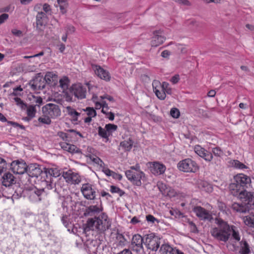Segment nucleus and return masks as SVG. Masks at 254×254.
Masks as SVG:
<instances>
[{"label":"nucleus","mask_w":254,"mask_h":254,"mask_svg":"<svg viewBox=\"0 0 254 254\" xmlns=\"http://www.w3.org/2000/svg\"><path fill=\"white\" fill-rule=\"evenodd\" d=\"M163 31L160 29L153 31V36L150 41L152 47H156L163 43L166 40V38L163 36Z\"/></svg>","instance_id":"obj_12"},{"label":"nucleus","mask_w":254,"mask_h":254,"mask_svg":"<svg viewBox=\"0 0 254 254\" xmlns=\"http://www.w3.org/2000/svg\"><path fill=\"white\" fill-rule=\"evenodd\" d=\"M150 171L155 176L163 175L166 169L165 165L159 162H149Z\"/></svg>","instance_id":"obj_13"},{"label":"nucleus","mask_w":254,"mask_h":254,"mask_svg":"<svg viewBox=\"0 0 254 254\" xmlns=\"http://www.w3.org/2000/svg\"><path fill=\"white\" fill-rule=\"evenodd\" d=\"M110 191L112 193H117L120 196H123L125 194L124 190H121L119 188L115 186H111Z\"/></svg>","instance_id":"obj_44"},{"label":"nucleus","mask_w":254,"mask_h":254,"mask_svg":"<svg viewBox=\"0 0 254 254\" xmlns=\"http://www.w3.org/2000/svg\"><path fill=\"white\" fill-rule=\"evenodd\" d=\"M120 145L126 150H129L132 148V144L131 142V140H125L121 142Z\"/></svg>","instance_id":"obj_45"},{"label":"nucleus","mask_w":254,"mask_h":254,"mask_svg":"<svg viewBox=\"0 0 254 254\" xmlns=\"http://www.w3.org/2000/svg\"><path fill=\"white\" fill-rule=\"evenodd\" d=\"M177 167L180 171L187 173H194L198 169L197 163L190 158L185 159L180 161Z\"/></svg>","instance_id":"obj_5"},{"label":"nucleus","mask_w":254,"mask_h":254,"mask_svg":"<svg viewBox=\"0 0 254 254\" xmlns=\"http://www.w3.org/2000/svg\"><path fill=\"white\" fill-rule=\"evenodd\" d=\"M232 165L237 169H243L247 168L245 164L236 160H234L232 161Z\"/></svg>","instance_id":"obj_43"},{"label":"nucleus","mask_w":254,"mask_h":254,"mask_svg":"<svg viewBox=\"0 0 254 254\" xmlns=\"http://www.w3.org/2000/svg\"><path fill=\"white\" fill-rule=\"evenodd\" d=\"M244 221L246 225L254 228V215L245 216Z\"/></svg>","instance_id":"obj_36"},{"label":"nucleus","mask_w":254,"mask_h":254,"mask_svg":"<svg viewBox=\"0 0 254 254\" xmlns=\"http://www.w3.org/2000/svg\"><path fill=\"white\" fill-rule=\"evenodd\" d=\"M215 223L218 225V227L213 228L211 231L212 236L218 241L227 242L231 235V228L220 219L216 218Z\"/></svg>","instance_id":"obj_1"},{"label":"nucleus","mask_w":254,"mask_h":254,"mask_svg":"<svg viewBox=\"0 0 254 254\" xmlns=\"http://www.w3.org/2000/svg\"><path fill=\"white\" fill-rule=\"evenodd\" d=\"M45 173L47 175H49L54 177H58L60 174V171L57 168H48L45 170Z\"/></svg>","instance_id":"obj_32"},{"label":"nucleus","mask_w":254,"mask_h":254,"mask_svg":"<svg viewBox=\"0 0 254 254\" xmlns=\"http://www.w3.org/2000/svg\"><path fill=\"white\" fill-rule=\"evenodd\" d=\"M238 196L239 198L246 204H254V193L246 190H241Z\"/></svg>","instance_id":"obj_14"},{"label":"nucleus","mask_w":254,"mask_h":254,"mask_svg":"<svg viewBox=\"0 0 254 254\" xmlns=\"http://www.w3.org/2000/svg\"><path fill=\"white\" fill-rule=\"evenodd\" d=\"M237 182H235L231 183L230 185L229 188L231 191V193L234 196H237L239 195V193L240 192L241 188L237 184Z\"/></svg>","instance_id":"obj_29"},{"label":"nucleus","mask_w":254,"mask_h":254,"mask_svg":"<svg viewBox=\"0 0 254 254\" xmlns=\"http://www.w3.org/2000/svg\"><path fill=\"white\" fill-rule=\"evenodd\" d=\"M81 191L84 197L87 199L93 200L96 197L95 188L89 183L82 184Z\"/></svg>","instance_id":"obj_8"},{"label":"nucleus","mask_w":254,"mask_h":254,"mask_svg":"<svg viewBox=\"0 0 254 254\" xmlns=\"http://www.w3.org/2000/svg\"><path fill=\"white\" fill-rule=\"evenodd\" d=\"M46 14L43 12H38L36 16V24L37 26H42L44 24V18Z\"/></svg>","instance_id":"obj_33"},{"label":"nucleus","mask_w":254,"mask_h":254,"mask_svg":"<svg viewBox=\"0 0 254 254\" xmlns=\"http://www.w3.org/2000/svg\"><path fill=\"white\" fill-rule=\"evenodd\" d=\"M201 157L208 162H210L213 158L212 153L206 150H205V152H204L203 154L201 156Z\"/></svg>","instance_id":"obj_46"},{"label":"nucleus","mask_w":254,"mask_h":254,"mask_svg":"<svg viewBox=\"0 0 254 254\" xmlns=\"http://www.w3.org/2000/svg\"><path fill=\"white\" fill-rule=\"evenodd\" d=\"M60 146L64 150L71 153H79L80 150L76 146L66 142L60 143Z\"/></svg>","instance_id":"obj_24"},{"label":"nucleus","mask_w":254,"mask_h":254,"mask_svg":"<svg viewBox=\"0 0 254 254\" xmlns=\"http://www.w3.org/2000/svg\"><path fill=\"white\" fill-rule=\"evenodd\" d=\"M144 244L147 248L152 251H157L160 247V239L151 233L146 235Z\"/></svg>","instance_id":"obj_6"},{"label":"nucleus","mask_w":254,"mask_h":254,"mask_svg":"<svg viewBox=\"0 0 254 254\" xmlns=\"http://www.w3.org/2000/svg\"><path fill=\"white\" fill-rule=\"evenodd\" d=\"M44 193V191L43 189L38 190L35 188L29 190L28 197L31 201L38 202L42 200Z\"/></svg>","instance_id":"obj_17"},{"label":"nucleus","mask_w":254,"mask_h":254,"mask_svg":"<svg viewBox=\"0 0 254 254\" xmlns=\"http://www.w3.org/2000/svg\"><path fill=\"white\" fill-rule=\"evenodd\" d=\"M102 204H96L94 205H90L87 207L84 212L85 216H92L97 215L103 211Z\"/></svg>","instance_id":"obj_19"},{"label":"nucleus","mask_w":254,"mask_h":254,"mask_svg":"<svg viewBox=\"0 0 254 254\" xmlns=\"http://www.w3.org/2000/svg\"><path fill=\"white\" fill-rule=\"evenodd\" d=\"M251 252L249 245L246 241H244L243 243V246L242 247L240 253L241 254H249Z\"/></svg>","instance_id":"obj_40"},{"label":"nucleus","mask_w":254,"mask_h":254,"mask_svg":"<svg viewBox=\"0 0 254 254\" xmlns=\"http://www.w3.org/2000/svg\"><path fill=\"white\" fill-rule=\"evenodd\" d=\"M98 217L95 216L94 218L89 219L87 220L86 227L90 230L98 231Z\"/></svg>","instance_id":"obj_25"},{"label":"nucleus","mask_w":254,"mask_h":254,"mask_svg":"<svg viewBox=\"0 0 254 254\" xmlns=\"http://www.w3.org/2000/svg\"><path fill=\"white\" fill-rule=\"evenodd\" d=\"M146 219L148 222H150L151 223H155V222H156L157 223H159V220H158L157 219L155 218L153 215L150 214L146 215Z\"/></svg>","instance_id":"obj_55"},{"label":"nucleus","mask_w":254,"mask_h":254,"mask_svg":"<svg viewBox=\"0 0 254 254\" xmlns=\"http://www.w3.org/2000/svg\"><path fill=\"white\" fill-rule=\"evenodd\" d=\"M57 2L60 6L61 12L63 14L65 13L68 5L66 0H57Z\"/></svg>","instance_id":"obj_35"},{"label":"nucleus","mask_w":254,"mask_h":254,"mask_svg":"<svg viewBox=\"0 0 254 254\" xmlns=\"http://www.w3.org/2000/svg\"><path fill=\"white\" fill-rule=\"evenodd\" d=\"M8 18V14L3 13L0 15V24L3 23Z\"/></svg>","instance_id":"obj_61"},{"label":"nucleus","mask_w":254,"mask_h":254,"mask_svg":"<svg viewBox=\"0 0 254 254\" xmlns=\"http://www.w3.org/2000/svg\"><path fill=\"white\" fill-rule=\"evenodd\" d=\"M60 110L58 106L49 103L44 106L42 108V111H50V112H54V111H59Z\"/></svg>","instance_id":"obj_30"},{"label":"nucleus","mask_w":254,"mask_h":254,"mask_svg":"<svg viewBox=\"0 0 254 254\" xmlns=\"http://www.w3.org/2000/svg\"><path fill=\"white\" fill-rule=\"evenodd\" d=\"M87 247L90 252L96 254L97 252L98 245L97 241H92L87 244Z\"/></svg>","instance_id":"obj_34"},{"label":"nucleus","mask_w":254,"mask_h":254,"mask_svg":"<svg viewBox=\"0 0 254 254\" xmlns=\"http://www.w3.org/2000/svg\"><path fill=\"white\" fill-rule=\"evenodd\" d=\"M58 135L62 138L63 140H68L66 138L68 137L67 134L62 131L59 132L58 133Z\"/></svg>","instance_id":"obj_64"},{"label":"nucleus","mask_w":254,"mask_h":254,"mask_svg":"<svg viewBox=\"0 0 254 254\" xmlns=\"http://www.w3.org/2000/svg\"><path fill=\"white\" fill-rule=\"evenodd\" d=\"M71 93L78 98L83 99L85 97V90L79 84L72 86Z\"/></svg>","instance_id":"obj_22"},{"label":"nucleus","mask_w":254,"mask_h":254,"mask_svg":"<svg viewBox=\"0 0 254 254\" xmlns=\"http://www.w3.org/2000/svg\"><path fill=\"white\" fill-rule=\"evenodd\" d=\"M192 210L199 219L201 220L211 221L213 219L211 214L208 210L201 206H195Z\"/></svg>","instance_id":"obj_10"},{"label":"nucleus","mask_w":254,"mask_h":254,"mask_svg":"<svg viewBox=\"0 0 254 254\" xmlns=\"http://www.w3.org/2000/svg\"><path fill=\"white\" fill-rule=\"evenodd\" d=\"M7 124L8 125L12 126L14 127H20V128H21L22 129H25V127L23 125H20V124H18L17 123H15V122H12V121H8V122H7Z\"/></svg>","instance_id":"obj_59"},{"label":"nucleus","mask_w":254,"mask_h":254,"mask_svg":"<svg viewBox=\"0 0 254 254\" xmlns=\"http://www.w3.org/2000/svg\"><path fill=\"white\" fill-rule=\"evenodd\" d=\"M98 134L103 138L106 139L105 142H107L109 140V137L110 135L109 133L107 131V129L102 128L101 127H98Z\"/></svg>","instance_id":"obj_31"},{"label":"nucleus","mask_w":254,"mask_h":254,"mask_svg":"<svg viewBox=\"0 0 254 254\" xmlns=\"http://www.w3.org/2000/svg\"><path fill=\"white\" fill-rule=\"evenodd\" d=\"M28 166L23 161L15 160L10 164V169L15 174H23L26 172Z\"/></svg>","instance_id":"obj_9"},{"label":"nucleus","mask_w":254,"mask_h":254,"mask_svg":"<svg viewBox=\"0 0 254 254\" xmlns=\"http://www.w3.org/2000/svg\"><path fill=\"white\" fill-rule=\"evenodd\" d=\"M144 243L143 239L139 234H135L133 236L131 240V245L133 250L136 251H140L143 249V243Z\"/></svg>","instance_id":"obj_18"},{"label":"nucleus","mask_w":254,"mask_h":254,"mask_svg":"<svg viewBox=\"0 0 254 254\" xmlns=\"http://www.w3.org/2000/svg\"><path fill=\"white\" fill-rule=\"evenodd\" d=\"M125 174L127 179L137 186L141 185V180L145 177V174L142 171L134 172L129 170L126 171Z\"/></svg>","instance_id":"obj_7"},{"label":"nucleus","mask_w":254,"mask_h":254,"mask_svg":"<svg viewBox=\"0 0 254 254\" xmlns=\"http://www.w3.org/2000/svg\"><path fill=\"white\" fill-rule=\"evenodd\" d=\"M194 150L195 152L199 155L200 157L203 154L204 152H205V149L200 145H196L194 147Z\"/></svg>","instance_id":"obj_51"},{"label":"nucleus","mask_w":254,"mask_h":254,"mask_svg":"<svg viewBox=\"0 0 254 254\" xmlns=\"http://www.w3.org/2000/svg\"><path fill=\"white\" fill-rule=\"evenodd\" d=\"M23 89L21 88V86H19L16 88H14L13 89V92L11 93V95L16 96V97H18V96H21L22 94ZM15 97L14 98V99Z\"/></svg>","instance_id":"obj_41"},{"label":"nucleus","mask_w":254,"mask_h":254,"mask_svg":"<svg viewBox=\"0 0 254 254\" xmlns=\"http://www.w3.org/2000/svg\"><path fill=\"white\" fill-rule=\"evenodd\" d=\"M73 173L71 170H68L66 172H64L63 174V177L65 179L67 182L69 183L71 179Z\"/></svg>","instance_id":"obj_49"},{"label":"nucleus","mask_w":254,"mask_h":254,"mask_svg":"<svg viewBox=\"0 0 254 254\" xmlns=\"http://www.w3.org/2000/svg\"><path fill=\"white\" fill-rule=\"evenodd\" d=\"M28 175L31 177H38L42 171L37 164H31L27 167Z\"/></svg>","instance_id":"obj_21"},{"label":"nucleus","mask_w":254,"mask_h":254,"mask_svg":"<svg viewBox=\"0 0 254 254\" xmlns=\"http://www.w3.org/2000/svg\"><path fill=\"white\" fill-rule=\"evenodd\" d=\"M92 67L95 74L101 79L106 81L110 80L111 76L108 71L104 69L101 66L98 65H94Z\"/></svg>","instance_id":"obj_16"},{"label":"nucleus","mask_w":254,"mask_h":254,"mask_svg":"<svg viewBox=\"0 0 254 254\" xmlns=\"http://www.w3.org/2000/svg\"><path fill=\"white\" fill-rule=\"evenodd\" d=\"M65 30L66 34H70L75 31V28L72 25H68L65 28Z\"/></svg>","instance_id":"obj_58"},{"label":"nucleus","mask_w":254,"mask_h":254,"mask_svg":"<svg viewBox=\"0 0 254 254\" xmlns=\"http://www.w3.org/2000/svg\"><path fill=\"white\" fill-rule=\"evenodd\" d=\"M153 92L157 98L160 100H164L166 97V94H171L172 89L169 84L166 82L161 83L157 80H154L152 82Z\"/></svg>","instance_id":"obj_3"},{"label":"nucleus","mask_w":254,"mask_h":254,"mask_svg":"<svg viewBox=\"0 0 254 254\" xmlns=\"http://www.w3.org/2000/svg\"><path fill=\"white\" fill-rule=\"evenodd\" d=\"M212 152L215 156L220 157L223 154V151L218 147H214L212 149Z\"/></svg>","instance_id":"obj_47"},{"label":"nucleus","mask_w":254,"mask_h":254,"mask_svg":"<svg viewBox=\"0 0 254 254\" xmlns=\"http://www.w3.org/2000/svg\"><path fill=\"white\" fill-rule=\"evenodd\" d=\"M88 158H89L90 160L93 162L99 165L101 167H102L103 165H104L103 161L100 158L95 155H92L90 154L89 155H88Z\"/></svg>","instance_id":"obj_38"},{"label":"nucleus","mask_w":254,"mask_h":254,"mask_svg":"<svg viewBox=\"0 0 254 254\" xmlns=\"http://www.w3.org/2000/svg\"><path fill=\"white\" fill-rule=\"evenodd\" d=\"M28 99L30 101L29 105L24 103L20 98L16 97L14 100L16 105L22 110H26L28 112L37 111V107L40 108L43 104V99L40 96L30 95L28 96Z\"/></svg>","instance_id":"obj_2"},{"label":"nucleus","mask_w":254,"mask_h":254,"mask_svg":"<svg viewBox=\"0 0 254 254\" xmlns=\"http://www.w3.org/2000/svg\"><path fill=\"white\" fill-rule=\"evenodd\" d=\"M38 120L40 122L47 125L50 124L51 122L50 118L47 116L41 117L38 119Z\"/></svg>","instance_id":"obj_54"},{"label":"nucleus","mask_w":254,"mask_h":254,"mask_svg":"<svg viewBox=\"0 0 254 254\" xmlns=\"http://www.w3.org/2000/svg\"><path fill=\"white\" fill-rule=\"evenodd\" d=\"M80 182V179L79 175L77 174L73 173L71 179H70V182L74 184H78Z\"/></svg>","instance_id":"obj_50"},{"label":"nucleus","mask_w":254,"mask_h":254,"mask_svg":"<svg viewBox=\"0 0 254 254\" xmlns=\"http://www.w3.org/2000/svg\"><path fill=\"white\" fill-rule=\"evenodd\" d=\"M171 215L174 216L176 218H181L184 217L183 213L177 210H172L170 211Z\"/></svg>","instance_id":"obj_48"},{"label":"nucleus","mask_w":254,"mask_h":254,"mask_svg":"<svg viewBox=\"0 0 254 254\" xmlns=\"http://www.w3.org/2000/svg\"><path fill=\"white\" fill-rule=\"evenodd\" d=\"M7 168V163L6 161L0 157V175L6 170Z\"/></svg>","instance_id":"obj_52"},{"label":"nucleus","mask_w":254,"mask_h":254,"mask_svg":"<svg viewBox=\"0 0 254 254\" xmlns=\"http://www.w3.org/2000/svg\"><path fill=\"white\" fill-rule=\"evenodd\" d=\"M12 33L16 36L21 37L22 35V32L21 30L17 29H13L11 31Z\"/></svg>","instance_id":"obj_63"},{"label":"nucleus","mask_w":254,"mask_h":254,"mask_svg":"<svg viewBox=\"0 0 254 254\" xmlns=\"http://www.w3.org/2000/svg\"><path fill=\"white\" fill-rule=\"evenodd\" d=\"M117 239L120 246H125L127 243V239L122 234H117Z\"/></svg>","instance_id":"obj_37"},{"label":"nucleus","mask_w":254,"mask_h":254,"mask_svg":"<svg viewBox=\"0 0 254 254\" xmlns=\"http://www.w3.org/2000/svg\"><path fill=\"white\" fill-rule=\"evenodd\" d=\"M2 183L5 187H9L16 183L15 178L12 174L6 173L2 177Z\"/></svg>","instance_id":"obj_23"},{"label":"nucleus","mask_w":254,"mask_h":254,"mask_svg":"<svg viewBox=\"0 0 254 254\" xmlns=\"http://www.w3.org/2000/svg\"><path fill=\"white\" fill-rule=\"evenodd\" d=\"M232 208L234 210L243 213H246L249 211V207L246 204L243 205L238 203H233Z\"/></svg>","instance_id":"obj_26"},{"label":"nucleus","mask_w":254,"mask_h":254,"mask_svg":"<svg viewBox=\"0 0 254 254\" xmlns=\"http://www.w3.org/2000/svg\"><path fill=\"white\" fill-rule=\"evenodd\" d=\"M234 181L237 182V184H238L240 188H248L251 183V178L243 174L237 175L234 177Z\"/></svg>","instance_id":"obj_15"},{"label":"nucleus","mask_w":254,"mask_h":254,"mask_svg":"<svg viewBox=\"0 0 254 254\" xmlns=\"http://www.w3.org/2000/svg\"><path fill=\"white\" fill-rule=\"evenodd\" d=\"M88 117L85 118L84 120V122L85 123H90L91 121V119L92 117H95L96 115V112H88L87 113Z\"/></svg>","instance_id":"obj_53"},{"label":"nucleus","mask_w":254,"mask_h":254,"mask_svg":"<svg viewBox=\"0 0 254 254\" xmlns=\"http://www.w3.org/2000/svg\"><path fill=\"white\" fill-rule=\"evenodd\" d=\"M44 79L45 81L49 83L54 82L56 84L58 81V76L53 72H48L46 73Z\"/></svg>","instance_id":"obj_27"},{"label":"nucleus","mask_w":254,"mask_h":254,"mask_svg":"<svg viewBox=\"0 0 254 254\" xmlns=\"http://www.w3.org/2000/svg\"><path fill=\"white\" fill-rule=\"evenodd\" d=\"M175 250L168 244H163L159 250L160 254H174Z\"/></svg>","instance_id":"obj_28"},{"label":"nucleus","mask_w":254,"mask_h":254,"mask_svg":"<svg viewBox=\"0 0 254 254\" xmlns=\"http://www.w3.org/2000/svg\"><path fill=\"white\" fill-rule=\"evenodd\" d=\"M105 127V129H107V131L109 133L110 135H111L112 132L117 130L118 127L117 125L114 124H108L106 125Z\"/></svg>","instance_id":"obj_42"},{"label":"nucleus","mask_w":254,"mask_h":254,"mask_svg":"<svg viewBox=\"0 0 254 254\" xmlns=\"http://www.w3.org/2000/svg\"><path fill=\"white\" fill-rule=\"evenodd\" d=\"M95 152V150L93 148L88 146L87 148L86 156L88 158V155L90 154L92 155H94Z\"/></svg>","instance_id":"obj_60"},{"label":"nucleus","mask_w":254,"mask_h":254,"mask_svg":"<svg viewBox=\"0 0 254 254\" xmlns=\"http://www.w3.org/2000/svg\"><path fill=\"white\" fill-rule=\"evenodd\" d=\"M107 99L110 101H113L114 99L110 95H106L103 96H100L99 98L94 94L92 96V100L95 104V108L93 107H87L86 109H83V111H96L95 110H99L102 108L101 111H105L104 110H109L108 104L106 103L104 99Z\"/></svg>","instance_id":"obj_4"},{"label":"nucleus","mask_w":254,"mask_h":254,"mask_svg":"<svg viewBox=\"0 0 254 254\" xmlns=\"http://www.w3.org/2000/svg\"><path fill=\"white\" fill-rule=\"evenodd\" d=\"M180 80V77L179 75L178 74H176L174 76H173L170 79V81L173 83L176 84L179 82Z\"/></svg>","instance_id":"obj_62"},{"label":"nucleus","mask_w":254,"mask_h":254,"mask_svg":"<svg viewBox=\"0 0 254 254\" xmlns=\"http://www.w3.org/2000/svg\"><path fill=\"white\" fill-rule=\"evenodd\" d=\"M30 84L33 90H41L45 87V80L42 77L37 76L30 81Z\"/></svg>","instance_id":"obj_20"},{"label":"nucleus","mask_w":254,"mask_h":254,"mask_svg":"<svg viewBox=\"0 0 254 254\" xmlns=\"http://www.w3.org/2000/svg\"><path fill=\"white\" fill-rule=\"evenodd\" d=\"M68 82L69 80L66 77H64L60 80V86L63 89L64 91L67 89Z\"/></svg>","instance_id":"obj_39"},{"label":"nucleus","mask_w":254,"mask_h":254,"mask_svg":"<svg viewBox=\"0 0 254 254\" xmlns=\"http://www.w3.org/2000/svg\"><path fill=\"white\" fill-rule=\"evenodd\" d=\"M231 234L232 233V236L236 240L239 241L240 240V237L238 231H235L233 228H231Z\"/></svg>","instance_id":"obj_57"},{"label":"nucleus","mask_w":254,"mask_h":254,"mask_svg":"<svg viewBox=\"0 0 254 254\" xmlns=\"http://www.w3.org/2000/svg\"><path fill=\"white\" fill-rule=\"evenodd\" d=\"M97 217L99 221L98 231L104 232L110 228L111 222L105 213H102L101 215Z\"/></svg>","instance_id":"obj_11"},{"label":"nucleus","mask_w":254,"mask_h":254,"mask_svg":"<svg viewBox=\"0 0 254 254\" xmlns=\"http://www.w3.org/2000/svg\"><path fill=\"white\" fill-rule=\"evenodd\" d=\"M190 231L192 233H196L198 232L195 224L192 221H189Z\"/></svg>","instance_id":"obj_56"}]
</instances>
